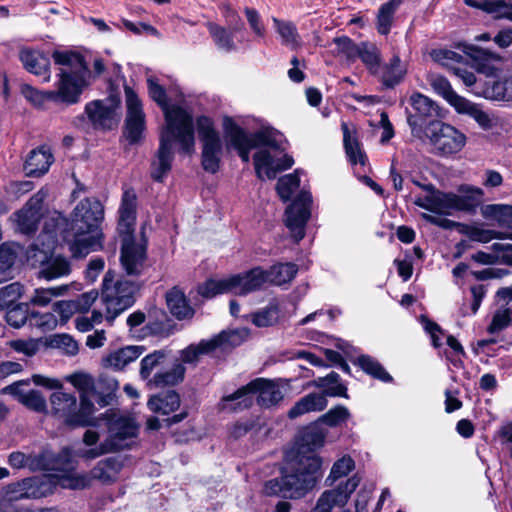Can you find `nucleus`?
Returning <instances> with one entry per match:
<instances>
[{
    "label": "nucleus",
    "instance_id": "nucleus-42",
    "mask_svg": "<svg viewBox=\"0 0 512 512\" xmlns=\"http://www.w3.org/2000/svg\"><path fill=\"white\" fill-rule=\"evenodd\" d=\"M365 373L382 382H391L392 376L384 369V367L373 357L369 355H360L354 362Z\"/></svg>",
    "mask_w": 512,
    "mask_h": 512
},
{
    "label": "nucleus",
    "instance_id": "nucleus-57",
    "mask_svg": "<svg viewBox=\"0 0 512 512\" xmlns=\"http://www.w3.org/2000/svg\"><path fill=\"white\" fill-rule=\"evenodd\" d=\"M58 325V319L52 312H31L30 313V327H36L42 332H47L55 329Z\"/></svg>",
    "mask_w": 512,
    "mask_h": 512
},
{
    "label": "nucleus",
    "instance_id": "nucleus-2",
    "mask_svg": "<svg viewBox=\"0 0 512 512\" xmlns=\"http://www.w3.org/2000/svg\"><path fill=\"white\" fill-rule=\"evenodd\" d=\"M322 461L317 455H288L280 470V477L270 479L263 486L266 496L299 499L314 488L321 476Z\"/></svg>",
    "mask_w": 512,
    "mask_h": 512
},
{
    "label": "nucleus",
    "instance_id": "nucleus-60",
    "mask_svg": "<svg viewBox=\"0 0 512 512\" xmlns=\"http://www.w3.org/2000/svg\"><path fill=\"white\" fill-rule=\"evenodd\" d=\"M350 418L349 410L343 405H337L320 417V421L330 427H336Z\"/></svg>",
    "mask_w": 512,
    "mask_h": 512
},
{
    "label": "nucleus",
    "instance_id": "nucleus-46",
    "mask_svg": "<svg viewBox=\"0 0 512 512\" xmlns=\"http://www.w3.org/2000/svg\"><path fill=\"white\" fill-rule=\"evenodd\" d=\"M357 58L361 59V61L372 74H378L380 69L381 55L375 45L367 42H361Z\"/></svg>",
    "mask_w": 512,
    "mask_h": 512
},
{
    "label": "nucleus",
    "instance_id": "nucleus-21",
    "mask_svg": "<svg viewBox=\"0 0 512 512\" xmlns=\"http://www.w3.org/2000/svg\"><path fill=\"white\" fill-rule=\"evenodd\" d=\"M117 108V103L95 100L86 105L85 112L95 128L112 129L118 123Z\"/></svg>",
    "mask_w": 512,
    "mask_h": 512
},
{
    "label": "nucleus",
    "instance_id": "nucleus-63",
    "mask_svg": "<svg viewBox=\"0 0 512 512\" xmlns=\"http://www.w3.org/2000/svg\"><path fill=\"white\" fill-rule=\"evenodd\" d=\"M490 93L496 100L512 101V76L493 82Z\"/></svg>",
    "mask_w": 512,
    "mask_h": 512
},
{
    "label": "nucleus",
    "instance_id": "nucleus-38",
    "mask_svg": "<svg viewBox=\"0 0 512 512\" xmlns=\"http://www.w3.org/2000/svg\"><path fill=\"white\" fill-rule=\"evenodd\" d=\"M485 219L495 220L500 227L512 229V206L507 204H487L481 206Z\"/></svg>",
    "mask_w": 512,
    "mask_h": 512
},
{
    "label": "nucleus",
    "instance_id": "nucleus-15",
    "mask_svg": "<svg viewBox=\"0 0 512 512\" xmlns=\"http://www.w3.org/2000/svg\"><path fill=\"white\" fill-rule=\"evenodd\" d=\"M150 97L163 110L166 125L163 129L193 127L192 117L179 106H169L165 89L153 78L147 80Z\"/></svg>",
    "mask_w": 512,
    "mask_h": 512
},
{
    "label": "nucleus",
    "instance_id": "nucleus-40",
    "mask_svg": "<svg viewBox=\"0 0 512 512\" xmlns=\"http://www.w3.org/2000/svg\"><path fill=\"white\" fill-rule=\"evenodd\" d=\"M298 272L294 263H278L266 270L271 285H283L293 280Z\"/></svg>",
    "mask_w": 512,
    "mask_h": 512
},
{
    "label": "nucleus",
    "instance_id": "nucleus-34",
    "mask_svg": "<svg viewBox=\"0 0 512 512\" xmlns=\"http://www.w3.org/2000/svg\"><path fill=\"white\" fill-rule=\"evenodd\" d=\"M460 233L466 235L471 241L479 243H488L493 239H511L512 233L484 229L476 224L461 225Z\"/></svg>",
    "mask_w": 512,
    "mask_h": 512
},
{
    "label": "nucleus",
    "instance_id": "nucleus-52",
    "mask_svg": "<svg viewBox=\"0 0 512 512\" xmlns=\"http://www.w3.org/2000/svg\"><path fill=\"white\" fill-rule=\"evenodd\" d=\"M277 33L282 39V43L292 48L298 45V33L296 26L289 21H281L277 18H273Z\"/></svg>",
    "mask_w": 512,
    "mask_h": 512
},
{
    "label": "nucleus",
    "instance_id": "nucleus-50",
    "mask_svg": "<svg viewBox=\"0 0 512 512\" xmlns=\"http://www.w3.org/2000/svg\"><path fill=\"white\" fill-rule=\"evenodd\" d=\"M235 280L236 279H231V277L221 280H208L199 287L198 292L205 298H212L218 294L233 292L231 282Z\"/></svg>",
    "mask_w": 512,
    "mask_h": 512
},
{
    "label": "nucleus",
    "instance_id": "nucleus-29",
    "mask_svg": "<svg viewBox=\"0 0 512 512\" xmlns=\"http://www.w3.org/2000/svg\"><path fill=\"white\" fill-rule=\"evenodd\" d=\"M327 403V398L323 393H309L294 404L288 411V417L295 419L307 413L322 411L326 408Z\"/></svg>",
    "mask_w": 512,
    "mask_h": 512
},
{
    "label": "nucleus",
    "instance_id": "nucleus-24",
    "mask_svg": "<svg viewBox=\"0 0 512 512\" xmlns=\"http://www.w3.org/2000/svg\"><path fill=\"white\" fill-rule=\"evenodd\" d=\"M137 196L133 189L123 192L119 208L118 232L120 236L133 235L136 222Z\"/></svg>",
    "mask_w": 512,
    "mask_h": 512
},
{
    "label": "nucleus",
    "instance_id": "nucleus-64",
    "mask_svg": "<svg viewBox=\"0 0 512 512\" xmlns=\"http://www.w3.org/2000/svg\"><path fill=\"white\" fill-rule=\"evenodd\" d=\"M511 323V313L510 309H498L495 311L492 321L487 327V332L489 334H496L505 328H507Z\"/></svg>",
    "mask_w": 512,
    "mask_h": 512
},
{
    "label": "nucleus",
    "instance_id": "nucleus-17",
    "mask_svg": "<svg viewBox=\"0 0 512 512\" xmlns=\"http://www.w3.org/2000/svg\"><path fill=\"white\" fill-rule=\"evenodd\" d=\"M121 237V266L127 275L140 276L147 268L146 243L136 242L134 235Z\"/></svg>",
    "mask_w": 512,
    "mask_h": 512
},
{
    "label": "nucleus",
    "instance_id": "nucleus-19",
    "mask_svg": "<svg viewBox=\"0 0 512 512\" xmlns=\"http://www.w3.org/2000/svg\"><path fill=\"white\" fill-rule=\"evenodd\" d=\"M50 249L51 247L48 246L47 251L41 250L37 244H33L28 250V257L36 258L35 262L42 265L39 276L46 280H53L69 275L71 272L69 261L61 256L48 258L47 254Z\"/></svg>",
    "mask_w": 512,
    "mask_h": 512
},
{
    "label": "nucleus",
    "instance_id": "nucleus-12",
    "mask_svg": "<svg viewBox=\"0 0 512 512\" xmlns=\"http://www.w3.org/2000/svg\"><path fill=\"white\" fill-rule=\"evenodd\" d=\"M247 336L246 330L222 331L209 340H202L197 345H189L180 352V359L186 364H195L202 354H208L220 348L225 350L228 347L238 346L243 337Z\"/></svg>",
    "mask_w": 512,
    "mask_h": 512
},
{
    "label": "nucleus",
    "instance_id": "nucleus-7",
    "mask_svg": "<svg viewBox=\"0 0 512 512\" xmlns=\"http://www.w3.org/2000/svg\"><path fill=\"white\" fill-rule=\"evenodd\" d=\"M139 284L109 270L102 282L101 300L106 307V319L112 322L135 303Z\"/></svg>",
    "mask_w": 512,
    "mask_h": 512
},
{
    "label": "nucleus",
    "instance_id": "nucleus-26",
    "mask_svg": "<svg viewBox=\"0 0 512 512\" xmlns=\"http://www.w3.org/2000/svg\"><path fill=\"white\" fill-rule=\"evenodd\" d=\"M19 59L28 72L34 75H43L44 81L50 80V60L42 52L31 48H22L19 52Z\"/></svg>",
    "mask_w": 512,
    "mask_h": 512
},
{
    "label": "nucleus",
    "instance_id": "nucleus-41",
    "mask_svg": "<svg viewBox=\"0 0 512 512\" xmlns=\"http://www.w3.org/2000/svg\"><path fill=\"white\" fill-rule=\"evenodd\" d=\"M404 0H389L382 4L377 14V30L387 35L392 27L394 15Z\"/></svg>",
    "mask_w": 512,
    "mask_h": 512
},
{
    "label": "nucleus",
    "instance_id": "nucleus-45",
    "mask_svg": "<svg viewBox=\"0 0 512 512\" xmlns=\"http://www.w3.org/2000/svg\"><path fill=\"white\" fill-rule=\"evenodd\" d=\"M208 31L218 49L231 52L236 49L233 33L215 23H208Z\"/></svg>",
    "mask_w": 512,
    "mask_h": 512
},
{
    "label": "nucleus",
    "instance_id": "nucleus-1",
    "mask_svg": "<svg viewBox=\"0 0 512 512\" xmlns=\"http://www.w3.org/2000/svg\"><path fill=\"white\" fill-rule=\"evenodd\" d=\"M52 57L56 64L66 67L60 69L57 89L44 92L23 84L22 95L35 106H41L46 101L62 102L67 105L77 103L83 91L85 75L88 73L83 56L74 52L55 51Z\"/></svg>",
    "mask_w": 512,
    "mask_h": 512
},
{
    "label": "nucleus",
    "instance_id": "nucleus-43",
    "mask_svg": "<svg viewBox=\"0 0 512 512\" xmlns=\"http://www.w3.org/2000/svg\"><path fill=\"white\" fill-rule=\"evenodd\" d=\"M185 371L182 363H175L170 370L156 373L149 382L156 387L173 386L184 379Z\"/></svg>",
    "mask_w": 512,
    "mask_h": 512
},
{
    "label": "nucleus",
    "instance_id": "nucleus-39",
    "mask_svg": "<svg viewBox=\"0 0 512 512\" xmlns=\"http://www.w3.org/2000/svg\"><path fill=\"white\" fill-rule=\"evenodd\" d=\"M428 82L431 85L435 93L442 96L447 102H449L455 109L462 102L464 97L459 96L451 87L450 82L442 75L430 74L428 76Z\"/></svg>",
    "mask_w": 512,
    "mask_h": 512
},
{
    "label": "nucleus",
    "instance_id": "nucleus-59",
    "mask_svg": "<svg viewBox=\"0 0 512 512\" xmlns=\"http://www.w3.org/2000/svg\"><path fill=\"white\" fill-rule=\"evenodd\" d=\"M165 352L162 350L154 351L146 355L141 361L140 376L144 380H148L152 371L157 368L165 359Z\"/></svg>",
    "mask_w": 512,
    "mask_h": 512
},
{
    "label": "nucleus",
    "instance_id": "nucleus-6",
    "mask_svg": "<svg viewBox=\"0 0 512 512\" xmlns=\"http://www.w3.org/2000/svg\"><path fill=\"white\" fill-rule=\"evenodd\" d=\"M174 141L180 144L183 152L191 153L195 144L194 127L162 129L159 147L150 163V177L155 182H164L172 169Z\"/></svg>",
    "mask_w": 512,
    "mask_h": 512
},
{
    "label": "nucleus",
    "instance_id": "nucleus-22",
    "mask_svg": "<svg viewBox=\"0 0 512 512\" xmlns=\"http://www.w3.org/2000/svg\"><path fill=\"white\" fill-rule=\"evenodd\" d=\"M223 131L229 144L238 152L241 160L248 163L250 151L255 148L248 139V133L231 117L223 119Z\"/></svg>",
    "mask_w": 512,
    "mask_h": 512
},
{
    "label": "nucleus",
    "instance_id": "nucleus-37",
    "mask_svg": "<svg viewBox=\"0 0 512 512\" xmlns=\"http://www.w3.org/2000/svg\"><path fill=\"white\" fill-rule=\"evenodd\" d=\"M9 464L13 468L28 467L31 470H47L49 464L45 453L39 455H25L22 452H13L8 458Z\"/></svg>",
    "mask_w": 512,
    "mask_h": 512
},
{
    "label": "nucleus",
    "instance_id": "nucleus-51",
    "mask_svg": "<svg viewBox=\"0 0 512 512\" xmlns=\"http://www.w3.org/2000/svg\"><path fill=\"white\" fill-rule=\"evenodd\" d=\"M299 170H295L292 174H287L279 178L277 182V192L280 198L283 201L290 200L292 194L294 191L299 187L300 185V179H299Z\"/></svg>",
    "mask_w": 512,
    "mask_h": 512
},
{
    "label": "nucleus",
    "instance_id": "nucleus-36",
    "mask_svg": "<svg viewBox=\"0 0 512 512\" xmlns=\"http://www.w3.org/2000/svg\"><path fill=\"white\" fill-rule=\"evenodd\" d=\"M147 405L153 412L168 415L179 408L180 396L175 391H167L151 397Z\"/></svg>",
    "mask_w": 512,
    "mask_h": 512
},
{
    "label": "nucleus",
    "instance_id": "nucleus-54",
    "mask_svg": "<svg viewBox=\"0 0 512 512\" xmlns=\"http://www.w3.org/2000/svg\"><path fill=\"white\" fill-rule=\"evenodd\" d=\"M7 323L14 327L20 328L25 323L30 325V313L28 312V304L19 303L9 308L5 315Z\"/></svg>",
    "mask_w": 512,
    "mask_h": 512
},
{
    "label": "nucleus",
    "instance_id": "nucleus-48",
    "mask_svg": "<svg viewBox=\"0 0 512 512\" xmlns=\"http://www.w3.org/2000/svg\"><path fill=\"white\" fill-rule=\"evenodd\" d=\"M19 246L16 244L4 243L0 246V283L5 281L17 258Z\"/></svg>",
    "mask_w": 512,
    "mask_h": 512
},
{
    "label": "nucleus",
    "instance_id": "nucleus-16",
    "mask_svg": "<svg viewBox=\"0 0 512 512\" xmlns=\"http://www.w3.org/2000/svg\"><path fill=\"white\" fill-rule=\"evenodd\" d=\"M124 90L127 106L124 136L130 145H134L143 139L146 128L145 114L136 93L128 86Z\"/></svg>",
    "mask_w": 512,
    "mask_h": 512
},
{
    "label": "nucleus",
    "instance_id": "nucleus-23",
    "mask_svg": "<svg viewBox=\"0 0 512 512\" xmlns=\"http://www.w3.org/2000/svg\"><path fill=\"white\" fill-rule=\"evenodd\" d=\"M231 279H236L231 282L233 286V293L239 295H246L248 293L262 289L268 282V275L266 270L262 267H255L245 273L230 276Z\"/></svg>",
    "mask_w": 512,
    "mask_h": 512
},
{
    "label": "nucleus",
    "instance_id": "nucleus-28",
    "mask_svg": "<svg viewBox=\"0 0 512 512\" xmlns=\"http://www.w3.org/2000/svg\"><path fill=\"white\" fill-rule=\"evenodd\" d=\"M53 162V155L45 146L33 149L24 164V170L30 177H39L45 174Z\"/></svg>",
    "mask_w": 512,
    "mask_h": 512
},
{
    "label": "nucleus",
    "instance_id": "nucleus-4",
    "mask_svg": "<svg viewBox=\"0 0 512 512\" xmlns=\"http://www.w3.org/2000/svg\"><path fill=\"white\" fill-rule=\"evenodd\" d=\"M248 139L255 148H258L253 160L256 176L260 180L265 177L274 179L277 173L291 168L294 164L290 155L284 154L282 157H277L284 151V138L274 128L262 126L254 133H248Z\"/></svg>",
    "mask_w": 512,
    "mask_h": 512
},
{
    "label": "nucleus",
    "instance_id": "nucleus-35",
    "mask_svg": "<svg viewBox=\"0 0 512 512\" xmlns=\"http://www.w3.org/2000/svg\"><path fill=\"white\" fill-rule=\"evenodd\" d=\"M122 468V463L117 457H108L101 460L91 470V476L102 483L114 482Z\"/></svg>",
    "mask_w": 512,
    "mask_h": 512
},
{
    "label": "nucleus",
    "instance_id": "nucleus-20",
    "mask_svg": "<svg viewBox=\"0 0 512 512\" xmlns=\"http://www.w3.org/2000/svg\"><path fill=\"white\" fill-rule=\"evenodd\" d=\"M45 196L46 194L43 191H38L20 211L15 213L18 229L22 233L30 234L37 230L42 217V204Z\"/></svg>",
    "mask_w": 512,
    "mask_h": 512
},
{
    "label": "nucleus",
    "instance_id": "nucleus-47",
    "mask_svg": "<svg viewBox=\"0 0 512 512\" xmlns=\"http://www.w3.org/2000/svg\"><path fill=\"white\" fill-rule=\"evenodd\" d=\"M454 193L436 191L432 193L431 212L439 215H451L456 211Z\"/></svg>",
    "mask_w": 512,
    "mask_h": 512
},
{
    "label": "nucleus",
    "instance_id": "nucleus-9",
    "mask_svg": "<svg viewBox=\"0 0 512 512\" xmlns=\"http://www.w3.org/2000/svg\"><path fill=\"white\" fill-rule=\"evenodd\" d=\"M53 414L63 419L64 423L72 427H86L93 424V412L88 408L85 400L77 403L73 394L56 391L50 396Z\"/></svg>",
    "mask_w": 512,
    "mask_h": 512
},
{
    "label": "nucleus",
    "instance_id": "nucleus-3",
    "mask_svg": "<svg viewBox=\"0 0 512 512\" xmlns=\"http://www.w3.org/2000/svg\"><path fill=\"white\" fill-rule=\"evenodd\" d=\"M104 208L94 198H84L78 202L71 214L70 231L67 239L69 249L75 258H82L92 251L102 248Z\"/></svg>",
    "mask_w": 512,
    "mask_h": 512
},
{
    "label": "nucleus",
    "instance_id": "nucleus-10",
    "mask_svg": "<svg viewBox=\"0 0 512 512\" xmlns=\"http://www.w3.org/2000/svg\"><path fill=\"white\" fill-rule=\"evenodd\" d=\"M197 132L202 142L201 164L203 169L209 173H216L220 168L222 156V144L218 132L215 130L213 121L201 116L197 119Z\"/></svg>",
    "mask_w": 512,
    "mask_h": 512
},
{
    "label": "nucleus",
    "instance_id": "nucleus-11",
    "mask_svg": "<svg viewBox=\"0 0 512 512\" xmlns=\"http://www.w3.org/2000/svg\"><path fill=\"white\" fill-rule=\"evenodd\" d=\"M423 137H426L441 155L458 153L466 144V136L462 132L441 121L427 125Z\"/></svg>",
    "mask_w": 512,
    "mask_h": 512
},
{
    "label": "nucleus",
    "instance_id": "nucleus-58",
    "mask_svg": "<svg viewBox=\"0 0 512 512\" xmlns=\"http://www.w3.org/2000/svg\"><path fill=\"white\" fill-rule=\"evenodd\" d=\"M355 467L354 461L349 456H344L337 460L330 471L329 476L326 479V482H329L332 485L338 479L347 476Z\"/></svg>",
    "mask_w": 512,
    "mask_h": 512
},
{
    "label": "nucleus",
    "instance_id": "nucleus-32",
    "mask_svg": "<svg viewBox=\"0 0 512 512\" xmlns=\"http://www.w3.org/2000/svg\"><path fill=\"white\" fill-rule=\"evenodd\" d=\"M67 381L70 382L79 392L80 401L85 400L88 408L95 412L93 398L98 394L95 386V382L92 376L86 373H74L67 377Z\"/></svg>",
    "mask_w": 512,
    "mask_h": 512
},
{
    "label": "nucleus",
    "instance_id": "nucleus-44",
    "mask_svg": "<svg viewBox=\"0 0 512 512\" xmlns=\"http://www.w3.org/2000/svg\"><path fill=\"white\" fill-rule=\"evenodd\" d=\"M342 129L344 148L350 163L352 165H365L366 156L362 152L359 142L351 136L348 126L345 123L342 124Z\"/></svg>",
    "mask_w": 512,
    "mask_h": 512
},
{
    "label": "nucleus",
    "instance_id": "nucleus-5",
    "mask_svg": "<svg viewBox=\"0 0 512 512\" xmlns=\"http://www.w3.org/2000/svg\"><path fill=\"white\" fill-rule=\"evenodd\" d=\"M253 394H258L256 402L262 408L276 406L284 398L282 388L277 381L256 378L234 393L224 396L222 398V409L229 411L247 409L253 404Z\"/></svg>",
    "mask_w": 512,
    "mask_h": 512
},
{
    "label": "nucleus",
    "instance_id": "nucleus-18",
    "mask_svg": "<svg viewBox=\"0 0 512 512\" xmlns=\"http://www.w3.org/2000/svg\"><path fill=\"white\" fill-rule=\"evenodd\" d=\"M359 483L360 479L352 476L335 488L324 491L311 512H332L334 508L344 507Z\"/></svg>",
    "mask_w": 512,
    "mask_h": 512
},
{
    "label": "nucleus",
    "instance_id": "nucleus-25",
    "mask_svg": "<svg viewBox=\"0 0 512 512\" xmlns=\"http://www.w3.org/2000/svg\"><path fill=\"white\" fill-rule=\"evenodd\" d=\"M456 211L474 214L484 200V191L476 186L463 184L454 193Z\"/></svg>",
    "mask_w": 512,
    "mask_h": 512
},
{
    "label": "nucleus",
    "instance_id": "nucleus-8",
    "mask_svg": "<svg viewBox=\"0 0 512 512\" xmlns=\"http://www.w3.org/2000/svg\"><path fill=\"white\" fill-rule=\"evenodd\" d=\"M139 426L133 418L124 415H114L108 419V437L97 447L83 450L79 456L86 460L96 459L104 454L117 452L127 446L128 439L137 436Z\"/></svg>",
    "mask_w": 512,
    "mask_h": 512
},
{
    "label": "nucleus",
    "instance_id": "nucleus-14",
    "mask_svg": "<svg viewBox=\"0 0 512 512\" xmlns=\"http://www.w3.org/2000/svg\"><path fill=\"white\" fill-rule=\"evenodd\" d=\"M312 195L302 190L285 211V225L296 243L305 237V229L311 217Z\"/></svg>",
    "mask_w": 512,
    "mask_h": 512
},
{
    "label": "nucleus",
    "instance_id": "nucleus-33",
    "mask_svg": "<svg viewBox=\"0 0 512 512\" xmlns=\"http://www.w3.org/2000/svg\"><path fill=\"white\" fill-rule=\"evenodd\" d=\"M143 346H126L110 353L104 360L106 367L116 370L123 369L130 362L135 361L143 352Z\"/></svg>",
    "mask_w": 512,
    "mask_h": 512
},
{
    "label": "nucleus",
    "instance_id": "nucleus-55",
    "mask_svg": "<svg viewBox=\"0 0 512 512\" xmlns=\"http://www.w3.org/2000/svg\"><path fill=\"white\" fill-rule=\"evenodd\" d=\"M279 318V308L277 303H270L262 310L252 315V322L258 327L271 326L277 322Z\"/></svg>",
    "mask_w": 512,
    "mask_h": 512
},
{
    "label": "nucleus",
    "instance_id": "nucleus-61",
    "mask_svg": "<svg viewBox=\"0 0 512 512\" xmlns=\"http://www.w3.org/2000/svg\"><path fill=\"white\" fill-rule=\"evenodd\" d=\"M20 402L27 408L42 413L47 409L45 397L38 390H31L28 393L20 395Z\"/></svg>",
    "mask_w": 512,
    "mask_h": 512
},
{
    "label": "nucleus",
    "instance_id": "nucleus-31",
    "mask_svg": "<svg viewBox=\"0 0 512 512\" xmlns=\"http://www.w3.org/2000/svg\"><path fill=\"white\" fill-rule=\"evenodd\" d=\"M406 73V65L398 55H394L388 63L380 67L377 75L386 88H393L404 79Z\"/></svg>",
    "mask_w": 512,
    "mask_h": 512
},
{
    "label": "nucleus",
    "instance_id": "nucleus-13",
    "mask_svg": "<svg viewBox=\"0 0 512 512\" xmlns=\"http://www.w3.org/2000/svg\"><path fill=\"white\" fill-rule=\"evenodd\" d=\"M412 110L407 114V122L415 137L423 138L424 130L432 122H439L438 105L429 97L415 92L409 98Z\"/></svg>",
    "mask_w": 512,
    "mask_h": 512
},
{
    "label": "nucleus",
    "instance_id": "nucleus-49",
    "mask_svg": "<svg viewBox=\"0 0 512 512\" xmlns=\"http://www.w3.org/2000/svg\"><path fill=\"white\" fill-rule=\"evenodd\" d=\"M456 110L460 113H466L470 117H472L478 125L487 130L492 127V120L490 116L480 109L477 105L474 103L468 101L467 99H463V103L461 102L459 106L456 108Z\"/></svg>",
    "mask_w": 512,
    "mask_h": 512
},
{
    "label": "nucleus",
    "instance_id": "nucleus-62",
    "mask_svg": "<svg viewBox=\"0 0 512 512\" xmlns=\"http://www.w3.org/2000/svg\"><path fill=\"white\" fill-rule=\"evenodd\" d=\"M40 480L36 477L34 478H26L23 479L21 482H18L14 485L13 492H17L18 494L15 495V499L18 498H36L40 494L38 491H36V488H38Z\"/></svg>",
    "mask_w": 512,
    "mask_h": 512
},
{
    "label": "nucleus",
    "instance_id": "nucleus-27",
    "mask_svg": "<svg viewBox=\"0 0 512 512\" xmlns=\"http://www.w3.org/2000/svg\"><path fill=\"white\" fill-rule=\"evenodd\" d=\"M325 435L317 427H310L304 430L295 443V451L290 456L301 457L302 455H316L315 451L324 444Z\"/></svg>",
    "mask_w": 512,
    "mask_h": 512
},
{
    "label": "nucleus",
    "instance_id": "nucleus-56",
    "mask_svg": "<svg viewBox=\"0 0 512 512\" xmlns=\"http://www.w3.org/2000/svg\"><path fill=\"white\" fill-rule=\"evenodd\" d=\"M67 289V285L51 288H38L35 290L34 296L31 298L30 302L33 305L46 306L54 297L63 295Z\"/></svg>",
    "mask_w": 512,
    "mask_h": 512
},
{
    "label": "nucleus",
    "instance_id": "nucleus-30",
    "mask_svg": "<svg viewBox=\"0 0 512 512\" xmlns=\"http://www.w3.org/2000/svg\"><path fill=\"white\" fill-rule=\"evenodd\" d=\"M166 304L170 313L178 320H187L194 316V309L188 303L184 292L177 287L166 293Z\"/></svg>",
    "mask_w": 512,
    "mask_h": 512
},
{
    "label": "nucleus",
    "instance_id": "nucleus-53",
    "mask_svg": "<svg viewBox=\"0 0 512 512\" xmlns=\"http://www.w3.org/2000/svg\"><path fill=\"white\" fill-rule=\"evenodd\" d=\"M23 294V286L19 282H13L0 288V311L9 309L16 304Z\"/></svg>",
    "mask_w": 512,
    "mask_h": 512
}]
</instances>
